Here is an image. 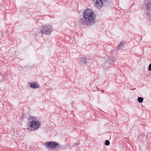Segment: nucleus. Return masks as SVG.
Returning <instances> with one entry per match:
<instances>
[{"mask_svg": "<svg viewBox=\"0 0 151 151\" xmlns=\"http://www.w3.org/2000/svg\"><path fill=\"white\" fill-rule=\"evenodd\" d=\"M29 123L27 124L28 129L30 131H35L38 129L41 126V123L38 118L35 116H29L28 118Z\"/></svg>", "mask_w": 151, "mask_h": 151, "instance_id": "obj_1", "label": "nucleus"}, {"mask_svg": "<svg viewBox=\"0 0 151 151\" xmlns=\"http://www.w3.org/2000/svg\"><path fill=\"white\" fill-rule=\"evenodd\" d=\"M53 31L52 26L50 24L43 26L40 29V32L42 34L48 35H51Z\"/></svg>", "mask_w": 151, "mask_h": 151, "instance_id": "obj_2", "label": "nucleus"}, {"mask_svg": "<svg viewBox=\"0 0 151 151\" xmlns=\"http://www.w3.org/2000/svg\"><path fill=\"white\" fill-rule=\"evenodd\" d=\"M95 6L98 9H101L103 5H109L110 3V0H93Z\"/></svg>", "mask_w": 151, "mask_h": 151, "instance_id": "obj_3", "label": "nucleus"}, {"mask_svg": "<svg viewBox=\"0 0 151 151\" xmlns=\"http://www.w3.org/2000/svg\"><path fill=\"white\" fill-rule=\"evenodd\" d=\"M83 16L84 19H95L96 15L92 9H87L84 11Z\"/></svg>", "mask_w": 151, "mask_h": 151, "instance_id": "obj_4", "label": "nucleus"}, {"mask_svg": "<svg viewBox=\"0 0 151 151\" xmlns=\"http://www.w3.org/2000/svg\"><path fill=\"white\" fill-rule=\"evenodd\" d=\"M44 145L46 148L49 149L55 148L58 147V143H56L52 141L47 142L44 143Z\"/></svg>", "mask_w": 151, "mask_h": 151, "instance_id": "obj_5", "label": "nucleus"}, {"mask_svg": "<svg viewBox=\"0 0 151 151\" xmlns=\"http://www.w3.org/2000/svg\"><path fill=\"white\" fill-rule=\"evenodd\" d=\"M96 20V19H81V22L83 25L89 26L97 22Z\"/></svg>", "mask_w": 151, "mask_h": 151, "instance_id": "obj_6", "label": "nucleus"}, {"mask_svg": "<svg viewBox=\"0 0 151 151\" xmlns=\"http://www.w3.org/2000/svg\"><path fill=\"white\" fill-rule=\"evenodd\" d=\"M29 86L31 88L33 89L38 88L40 87V86L37 82L32 81L29 83Z\"/></svg>", "mask_w": 151, "mask_h": 151, "instance_id": "obj_7", "label": "nucleus"}, {"mask_svg": "<svg viewBox=\"0 0 151 151\" xmlns=\"http://www.w3.org/2000/svg\"><path fill=\"white\" fill-rule=\"evenodd\" d=\"M80 63L82 64H85L87 63V58L85 57H82L79 59Z\"/></svg>", "mask_w": 151, "mask_h": 151, "instance_id": "obj_8", "label": "nucleus"}, {"mask_svg": "<svg viewBox=\"0 0 151 151\" xmlns=\"http://www.w3.org/2000/svg\"><path fill=\"white\" fill-rule=\"evenodd\" d=\"M126 43V42L124 41H122L119 43L118 47V49H122Z\"/></svg>", "mask_w": 151, "mask_h": 151, "instance_id": "obj_9", "label": "nucleus"}, {"mask_svg": "<svg viewBox=\"0 0 151 151\" xmlns=\"http://www.w3.org/2000/svg\"><path fill=\"white\" fill-rule=\"evenodd\" d=\"M145 135L144 134H142L139 136L138 138L139 140H142L144 139Z\"/></svg>", "mask_w": 151, "mask_h": 151, "instance_id": "obj_10", "label": "nucleus"}, {"mask_svg": "<svg viewBox=\"0 0 151 151\" xmlns=\"http://www.w3.org/2000/svg\"><path fill=\"white\" fill-rule=\"evenodd\" d=\"M59 147H58V148H59L60 150H64L66 148V146L65 145H61L60 146H58Z\"/></svg>", "mask_w": 151, "mask_h": 151, "instance_id": "obj_11", "label": "nucleus"}, {"mask_svg": "<svg viewBox=\"0 0 151 151\" xmlns=\"http://www.w3.org/2000/svg\"><path fill=\"white\" fill-rule=\"evenodd\" d=\"M137 100L139 103H142L143 101V98L141 97H138Z\"/></svg>", "mask_w": 151, "mask_h": 151, "instance_id": "obj_12", "label": "nucleus"}, {"mask_svg": "<svg viewBox=\"0 0 151 151\" xmlns=\"http://www.w3.org/2000/svg\"><path fill=\"white\" fill-rule=\"evenodd\" d=\"M146 6L148 8H150L151 7V1L148 3Z\"/></svg>", "mask_w": 151, "mask_h": 151, "instance_id": "obj_13", "label": "nucleus"}, {"mask_svg": "<svg viewBox=\"0 0 151 151\" xmlns=\"http://www.w3.org/2000/svg\"><path fill=\"white\" fill-rule=\"evenodd\" d=\"M110 144V142L108 140H106L105 142V145H106L108 146Z\"/></svg>", "mask_w": 151, "mask_h": 151, "instance_id": "obj_14", "label": "nucleus"}, {"mask_svg": "<svg viewBox=\"0 0 151 151\" xmlns=\"http://www.w3.org/2000/svg\"><path fill=\"white\" fill-rule=\"evenodd\" d=\"M148 70L150 71H151V63L148 66Z\"/></svg>", "mask_w": 151, "mask_h": 151, "instance_id": "obj_15", "label": "nucleus"}, {"mask_svg": "<svg viewBox=\"0 0 151 151\" xmlns=\"http://www.w3.org/2000/svg\"><path fill=\"white\" fill-rule=\"evenodd\" d=\"M109 59H106V60H105V61H106V62H107L108 61H109Z\"/></svg>", "mask_w": 151, "mask_h": 151, "instance_id": "obj_16", "label": "nucleus"}, {"mask_svg": "<svg viewBox=\"0 0 151 151\" xmlns=\"http://www.w3.org/2000/svg\"><path fill=\"white\" fill-rule=\"evenodd\" d=\"M149 22H150V23H151V19H150L149 21Z\"/></svg>", "mask_w": 151, "mask_h": 151, "instance_id": "obj_17", "label": "nucleus"}]
</instances>
